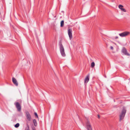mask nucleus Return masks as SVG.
Segmentation results:
<instances>
[{"label": "nucleus", "mask_w": 130, "mask_h": 130, "mask_svg": "<svg viewBox=\"0 0 130 130\" xmlns=\"http://www.w3.org/2000/svg\"><path fill=\"white\" fill-rule=\"evenodd\" d=\"M126 111V108L124 107H123V110L119 115V121H121L124 119Z\"/></svg>", "instance_id": "obj_1"}, {"label": "nucleus", "mask_w": 130, "mask_h": 130, "mask_svg": "<svg viewBox=\"0 0 130 130\" xmlns=\"http://www.w3.org/2000/svg\"><path fill=\"white\" fill-rule=\"evenodd\" d=\"M59 48L61 55L63 57H65L66 56V54L65 53L64 48L62 45L61 43L59 45Z\"/></svg>", "instance_id": "obj_2"}, {"label": "nucleus", "mask_w": 130, "mask_h": 130, "mask_svg": "<svg viewBox=\"0 0 130 130\" xmlns=\"http://www.w3.org/2000/svg\"><path fill=\"white\" fill-rule=\"evenodd\" d=\"M14 104L19 111H20L21 110V107L20 104L18 102H16L14 103Z\"/></svg>", "instance_id": "obj_3"}, {"label": "nucleus", "mask_w": 130, "mask_h": 130, "mask_svg": "<svg viewBox=\"0 0 130 130\" xmlns=\"http://www.w3.org/2000/svg\"><path fill=\"white\" fill-rule=\"evenodd\" d=\"M130 32L128 31H125L119 34V36L121 37H125L128 35Z\"/></svg>", "instance_id": "obj_4"}, {"label": "nucleus", "mask_w": 130, "mask_h": 130, "mask_svg": "<svg viewBox=\"0 0 130 130\" xmlns=\"http://www.w3.org/2000/svg\"><path fill=\"white\" fill-rule=\"evenodd\" d=\"M72 30L71 29H69L68 30V33L70 38V39H71L72 38Z\"/></svg>", "instance_id": "obj_5"}, {"label": "nucleus", "mask_w": 130, "mask_h": 130, "mask_svg": "<svg viewBox=\"0 0 130 130\" xmlns=\"http://www.w3.org/2000/svg\"><path fill=\"white\" fill-rule=\"evenodd\" d=\"M87 128L88 130H91L92 129L90 124L89 121L87 122Z\"/></svg>", "instance_id": "obj_6"}, {"label": "nucleus", "mask_w": 130, "mask_h": 130, "mask_svg": "<svg viewBox=\"0 0 130 130\" xmlns=\"http://www.w3.org/2000/svg\"><path fill=\"white\" fill-rule=\"evenodd\" d=\"M26 117L28 120L29 121H30L31 119V116L29 112L28 111L26 112Z\"/></svg>", "instance_id": "obj_7"}, {"label": "nucleus", "mask_w": 130, "mask_h": 130, "mask_svg": "<svg viewBox=\"0 0 130 130\" xmlns=\"http://www.w3.org/2000/svg\"><path fill=\"white\" fill-rule=\"evenodd\" d=\"M122 52L125 55L127 56H129L130 55L127 52V51L125 48H123L122 50Z\"/></svg>", "instance_id": "obj_8"}, {"label": "nucleus", "mask_w": 130, "mask_h": 130, "mask_svg": "<svg viewBox=\"0 0 130 130\" xmlns=\"http://www.w3.org/2000/svg\"><path fill=\"white\" fill-rule=\"evenodd\" d=\"M12 80L14 84L16 86H18V84L16 79L15 78L13 77L12 78Z\"/></svg>", "instance_id": "obj_9"}, {"label": "nucleus", "mask_w": 130, "mask_h": 130, "mask_svg": "<svg viewBox=\"0 0 130 130\" xmlns=\"http://www.w3.org/2000/svg\"><path fill=\"white\" fill-rule=\"evenodd\" d=\"M89 75H87L85 79V83H87L89 80Z\"/></svg>", "instance_id": "obj_10"}, {"label": "nucleus", "mask_w": 130, "mask_h": 130, "mask_svg": "<svg viewBox=\"0 0 130 130\" xmlns=\"http://www.w3.org/2000/svg\"><path fill=\"white\" fill-rule=\"evenodd\" d=\"M33 122L34 125L35 126H36L37 125V123L36 120L35 119H34L33 120Z\"/></svg>", "instance_id": "obj_11"}, {"label": "nucleus", "mask_w": 130, "mask_h": 130, "mask_svg": "<svg viewBox=\"0 0 130 130\" xmlns=\"http://www.w3.org/2000/svg\"><path fill=\"white\" fill-rule=\"evenodd\" d=\"M64 22L63 20L60 23V26L61 27H63L64 26Z\"/></svg>", "instance_id": "obj_12"}, {"label": "nucleus", "mask_w": 130, "mask_h": 130, "mask_svg": "<svg viewBox=\"0 0 130 130\" xmlns=\"http://www.w3.org/2000/svg\"><path fill=\"white\" fill-rule=\"evenodd\" d=\"M95 66V63L94 62H93L91 63V67L92 68H93Z\"/></svg>", "instance_id": "obj_13"}, {"label": "nucleus", "mask_w": 130, "mask_h": 130, "mask_svg": "<svg viewBox=\"0 0 130 130\" xmlns=\"http://www.w3.org/2000/svg\"><path fill=\"white\" fill-rule=\"evenodd\" d=\"M19 123H17L14 126L16 128H17L19 126Z\"/></svg>", "instance_id": "obj_14"}, {"label": "nucleus", "mask_w": 130, "mask_h": 130, "mask_svg": "<svg viewBox=\"0 0 130 130\" xmlns=\"http://www.w3.org/2000/svg\"><path fill=\"white\" fill-rule=\"evenodd\" d=\"M123 7V6L121 5H120L119 6V9H121V8H122Z\"/></svg>", "instance_id": "obj_15"}, {"label": "nucleus", "mask_w": 130, "mask_h": 130, "mask_svg": "<svg viewBox=\"0 0 130 130\" xmlns=\"http://www.w3.org/2000/svg\"><path fill=\"white\" fill-rule=\"evenodd\" d=\"M25 130H29V126L28 124H27V127L26 128Z\"/></svg>", "instance_id": "obj_16"}, {"label": "nucleus", "mask_w": 130, "mask_h": 130, "mask_svg": "<svg viewBox=\"0 0 130 130\" xmlns=\"http://www.w3.org/2000/svg\"><path fill=\"white\" fill-rule=\"evenodd\" d=\"M122 11L124 12H126V10L124 8H121L120 9Z\"/></svg>", "instance_id": "obj_17"}, {"label": "nucleus", "mask_w": 130, "mask_h": 130, "mask_svg": "<svg viewBox=\"0 0 130 130\" xmlns=\"http://www.w3.org/2000/svg\"><path fill=\"white\" fill-rule=\"evenodd\" d=\"M34 115L36 117H37V118H38V115L36 112H35Z\"/></svg>", "instance_id": "obj_18"}, {"label": "nucleus", "mask_w": 130, "mask_h": 130, "mask_svg": "<svg viewBox=\"0 0 130 130\" xmlns=\"http://www.w3.org/2000/svg\"><path fill=\"white\" fill-rule=\"evenodd\" d=\"M110 48L112 50H113V47L112 46H111L110 47Z\"/></svg>", "instance_id": "obj_19"}, {"label": "nucleus", "mask_w": 130, "mask_h": 130, "mask_svg": "<svg viewBox=\"0 0 130 130\" xmlns=\"http://www.w3.org/2000/svg\"><path fill=\"white\" fill-rule=\"evenodd\" d=\"M118 38V37H117V36H116V37H115V39H117Z\"/></svg>", "instance_id": "obj_20"}, {"label": "nucleus", "mask_w": 130, "mask_h": 130, "mask_svg": "<svg viewBox=\"0 0 130 130\" xmlns=\"http://www.w3.org/2000/svg\"><path fill=\"white\" fill-rule=\"evenodd\" d=\"M98 117L99 118H100V116L99 115H98Z\"/></svg>", "instance_id": "obj_21"}]
</instances>
